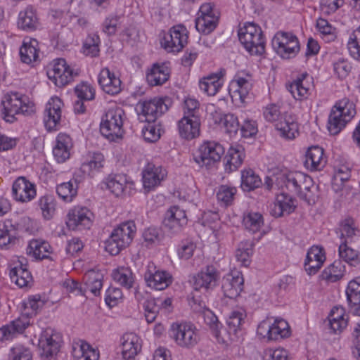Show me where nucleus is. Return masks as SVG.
Returning <instances> with one entry per match:
<instances>
[{
    "label": "nucleus",
    "mask_w": 360,
    "mask_h": 360,
    "mask_svg": "<svg viewBox=\"0 0 360 360\" xmlns=\"http://www.w3.org/2000/svg\"><path fill=\"white\" fill-rule=\"evenodd\" d=\"M339 230L342 243H348L355 246L360 242V229L353 218L347 217L341 221Z\"/></svg>",
    "instance_id": "nucleus-23"
},
{
    "label": "nucleus",
    "mask_w": 360,
    "mask_h": 360,
    "mask_svg": "<svg viewBox=\"0 0 360 360\" xmlns=\"http://www.w3.org/2000/svg\"><path fill=\"white\" fill-rule=\"evenodd\" d=\"M51 246L46 241L41 240H32L27 249V252L32 255L34 258L38 259H44L48 257L49 253L51 252Z\"/></svg>",
    "instance_id": "nucleus-46"
},
{
    "label": "nucleus",
    "mask_w": 360,
    "mask_h": 360,
    "mask_svg": "<svg viewBox=\"0 0 360 360\" xmlns=\"http://www.w3.org/2000/svg\"><path fill=\"white\" fill-rule=\"evenodd\" d=\"M104 156L101 153H94L91 159L82 163L81 169L84 173L91 175L94 172H98L103 167Z\"/></svg>",
    "instance_id": "nucleus-56"
},
{
    "label": "nucleus",
    "mask_w": 360,
    "mask_h": 360,
    "mask_svg": "<svg viewBox=\"0 0 360 360\" xmlns=\"http://www.w3.org/2000/svg\"><path fill=\"white\" fill-rule=\"evenodd\" d=\"M37 205L44 219L49 220L53 217L56 212V202L53 195H45L41 196Z\"/></svg>",
    "instance_id": "nucleus-47"
},
{
    "label": "nucleus",
    "mask_w": 360,
    "mask_h": 360,
    "mask_svg": "<svg viewBox=\"0 0 360 360\" xmlns=\"http://www.w3.org/2000/svg\"><path fill=\"white\" fill-rule=\"evenodd\" d=\"M124 111L120 108L108 110L103 116L100 124L101 134L110 141L121 139L124 134Z\"/></svg>",
    "instance_id": "nucleus-7"
},
{
    "label": "nucleus",
    "mask_w": 360,
    "mask_h": 360,
    "mask_svg": "<svg viewBox=\"0 0 360 360\" xmlns=\"http://www.w3.org/2000/svg\"><path fill=\"white\" fill-rule=\"evenodd\" d=\"M38 25L36 11L32 6L26 7L18 15V26L27 31L34 30Z\"/></svg>",
    "instance_id": "nucleus-39"
},
{
    "label": "nucleus",
    "mask_w": 360,
    "mask_h": 360,
    "mask_svg": "<svg viewBox=\"0 0 360 360\" xmlns=\"http://www.w3.org/2000/svg\"><path fill=\"white\" fill-rule=\"evenodd\" d=\"M142 134L146 141L153 143L160 138V129L155 122H147L142 129Z\"/></svg>",
    "instance_id": "nucleus-62"
},
{
    "label": "nucleus",
    "mask_w": 360,
    "mask_h": 360,
    "mask_svg": "<svg viewBox=\"0 0 360 360\" xmlns=\"http://www.w3.org/2000/svg\"><path fill=\"white\" fill-rule=\"evenodd\" d=\"M345 272V266L341 261H335L326 267L321 273L323 280L328 283H334L341 279Z\"/></svg>",
    "instance_id": "nucleus-43"
},
{
    "label": "nucleus",
    "mask_w": 360,
    "mask_h": 360,
    "mask_svg": "<svg viewBox=\"0 0 360 360\" xmlns=\"http://www.w3.org/2000/svg\"><path fill=\"white\" fill-rule=\"evenodd\" d=\"M98 82L103 91L110 95L120 92L122 82L109 68H103L98 77Z\"/></svg>",
    "instance_id": "nucleus-25"
},
{
    "label": "nucleus",
    "mask_w": 360,
    "mask_h": 360,
    "mask_svg": "<svg viewBox=\"0 0 360 360\" xmlns=\"http://www.w3.org/2000/svg\"><path fill=\"white\" fill-rule=\"evenodd\" d=\"M295 207L294 199L290 195L280 193L271 205L270 213L274 217H281L289 215L294 212Z\"/></svg>",
    "instance_id": "nucleus-29"
},
{
    "label": "nucleus",
    "mask_w": 360,
    "mask_h": 360,
    "mask_svg": "<svg viewBox=\"0 0 360 360\" xmlns=\"http://www.w3.org/2000/svg\"><path fill=\"white\" fill-rule=\"evenodd\" d=\"M219 18L213 14L212 18H197L195 20L196 30L203 34H209L213 32L217 26Z\"/></svg>",
    "instance_id": "nucleus-57"
},
{
    "label": "nucleus",
    "mask_w": 360,
    "mask_h": 360,
    "mask_svg": "<svg viewBox=\"0 0 360 360\" xmlns=\"http://www.w3.org/2000/svg\"><path fill=\"white\" fill-rule=\"evenodd\" d=\"M77 360H98L99 354L86 342L81 345Z\"/></svg>",
    "instance_id": "nucleus-64"
},
{
    "label": "nucleus",
    "mask_w": 360,
    "mask_h": 360,
    "mask_svg": "<svg viewBox=\"0 0 360 360\" xmlns=\"http://www.w3.org/2000/svg\"><path fill=\"white\" fill-rule=\"evenodd\" d=\"M1 116L7 122L13 123L17 115H30L34 112V105L28 101V98L18 92L6 94L1 99Z\"/></svg>",
    "instance_id": "nucleus-2"
},
{
    "label": "nucleus",
    "mask_w": 360,
    "mask_h": 360,
    "mask_svg": "<svg viewBox=\"0 0 360 360\" xmlns=\"http://www.w3.org/2000/svg\"><path fill=\"white\" fill-rule=\"evenodd\" d=\"M37 195L36 186L24 176L18 177L12 186V196L18 202H28Z\"/></svg>",
    "instance_id": "nucleus-19"
},
{
    "label": "nucleus",
    "mask_w": 360,
    "mask_h": 360,
    "mask_svg": "<svg viewBox=\"0 0 360 360\" xmlns=\"http://www.w3.org/2000/svg\"><path fill=\"white\" fill-rule=\"evenodd\" d=\"M223 82L220 77L215 74L204 77L199 82L201 91L208 96H214L221 88Z\"/></svg>",
    "instance_id": "nucleus-45"
},
{
    "label": "nucleus",
    "mask_w": 360,
    "mask_h": 360,
    "mask_svg": "<svg viewBox=\"0 0 360 360\" xmlns=\"http://www.w3.org/2000/svg\"><path fill=\"white\" fill-rule=\"evenodd\" d=\"M200 120L198 115L184 116L178 122L179 133L181 138L191 140L200 135Z\"/></svg>",
    "instance_id": "nucleus-24"
},
{
    "label": "nucleus",
    "mask_w": 360,
    "mask_h": 360,
    "mask_svg": "<svg viewBox=\"0 0 360 360\" xmlns=\"http://www.w3.org/2000/svg\"><path fill=\"white\" fill-rule=\"evenodd\" d=\"M245 158V150L242 146H231L224 158L225 171L230 173L238 169Z\"/></svg>",
    "instance_id": "nucleus-34"
},
{
    "label": "nucleus",
    "mask_w": 360,
    "mask_h": 360,
    "mask_svg": "<svg viewBox=\"0 0 360 360\" xmlns=\"http://www.w3.org/2000/svg\"><path fill=\"white\" fill-rule=\"evenodd\" d=\"M84 278L88 290L95 296L98 295L102 288V275L91 271L85 275Z\"/></svg>",
    "instance_id": "nucleus-58"
},
{
    "label": "nucleus",
    "mask_w": 360,
    "mask_h": 360,
    "mask_svg": "<svg viewBox=\"0 0 360 360\" xmlns=\"http://www.w3.org/2000/svg\"><path fill=\"white\" fill-rule=\"evenodd\" d=\"M238 39L245 50L254 56L265 52V37L261 27L254 22H246L238 30Z\"/></svg>",
    "instance_id": "nucleus-6"
},
{
    "label": "nucleus",
    "mask_w": 360,
    "mask_h": 360,
    "mask_svg": "<svg viewBox=\"0 0 360 360\" xmlns=\"http://www.w3.org/2000/svg\"><path fill=\"white\" fill-rule=\"evenodd\" d=\"M136 231V226L133 221H124L111 232L105 243V249L111 255H117L131 243Z\"/></svg>",
    "instance_id": "nucleus-4"
},
{
    "label": "nucleus",
    "mask_w": 360,
    "mask_h": 360,
    "mask_svg": "<svg viewBox=\"0 0 360 360\" xmlns=\"http://www.w3.org/2000/svg\"><path fill=\"white\" fill-rule=\"evenodd\" d=\"M351 176V170L346 165H340L334 167V174L332 181V186L335 191L342 189L345 181Z\"/></svg>",
    "instance_id": "nucleus-53"
},
{
    "label": "nucleus",
    "mask_w": 360,
    "mask_h": 360,
    "mask_svg": "<svg viewBox=\"0 0 360 360\" xmlns=\"http://www.w3.org/2000/svg\"><path fill=\"white\" fill-rule=\"evenodd\" d=\"M94 214L86 207H75L68 214L66 224L70 229H89L93 222Z\"/></svg>",
    "instance_id": "nucleus-18"
},
{
    "label": "nucleus",
    "mask_w": 360,
    "mask_h": 360,
    "mask_svg": "<svg viewBox=\"0 0 360 360\" xmlns=\"http://www.w3.org/2000/svg\"><path fill=\"white\" fill-rule=\"evenodd\" d=\"M77 98L84 101H91L95 98V89L87 82H82L75 88Z\"/></svg>",
    "instance_id": "nucleus-63"
},
{
    "label": "nucleus",
    "mask_w": 360,
    "mask_h": 360,
    "mask_svg": "<svg viewBox=\"0 0 360 360\" xmlns=\"http://www.w3.org/2000/svg\"><path fill=\"white\" fill-rule=\"evenodd\" d=\"M46 302L39 295H30L23 300L21 316L0 328V340L11 339L16 333H22L30 325V319L39 314Z\"/></svg>",
    "instance_id": "nucleus-1"
},
{
    "label": "nucleus",
    "mask_w": 360,
    "mask_h": 360,
    "mask_svg": "<svg viewBox=\"0 0 360 360\" xmlns=\"http://www.w3.org/2000/svg\"><path fill=\"white\" fill-rule=\"evenodd\" d=\"M355 248L356 245L354 246L348 243H341L338 250L340 257L348 263L360 261V250Z\"/></svg>",
    "instance_id": "nucleus-54"
},
{
    "label": "nucleus",
    "mask_w": 360,
    "mask_h": 360,
    "mask_svg": "<svg viewBox=\"0 0 360 360\" xmlns=\"http://www.w3.org/2000/svg\"><path fill=\"white\" fill-rule=\"evenodd\" d=\"M61 336L53 329H45L39 339V347L41 349V355L46 358L53 357L59 352Z\"/></svg>",
    "instance_id": "nucleus-16"
},
{
    "label": "nucleus",
    "mask_w": 360,
    "mask_h": 360,
    "mask_svg": "<svg viewBox=\"0 0 360 360\" xmlns=\"http://www.w3.org/2000/svg\"><path fill=\"white\" fill-rule=\"evenodd\" d=\"M285 186L308 204L315 203L318 186L309 176L300 172H290L285 176Z\"/></svg>",
    "instance_id": "nucleus-3"
},
{
    "label": "nucleus",
    "mask_w": 360,
    "mask_h": 360,
    "mask_svg": "<svg viewBox=\"0 0 360 360\" xmlns=\"http://www.w3.org/2000/svg\"><path fill=\"white\" fill-rule=\"evenodd\" d=\"M347 48L351 56L360 61V27L350 34Z\"/></svg>",
    "instance_id": "nucleus-60"
},
{
    "label": "nucleus",
    "mask_w": 360,
    "mask_h": 360,
    "mask_svg": "<svg viewBox=\"0 0 360 360\" xmlns=\"http://www.w3.org/2000/svg\"><path fill=\"white\" fill-rule=\"evenodd\" d=\"M77 181L70 180L58 185L56 193L63 200L71 202L77 194Z\"/></svg>",
    "instance_id": "nucleus-51"
},
{
    "label": "nucleus",
    "mask_w": 360,
    "mask_h": 360,
    "mask_svg": "<svg viewBox=\"0 0 360 360\" xmlns=\"http://www.w3.org/2000/svg\"><path fill=\"white\" fill-rule=\"evenodd\" d=\"M16 226L11 219H6L0 223V247L9 248L10 245L14 244L17 238Z\"/></svg>",
    "instance_id": "nucleus-40"
},
{
    "label": "nucleus",
    "mask_w": 360,
    "mask_h": 360,
    "mask_svg": "<svg viewBox=\"0 0 360 360\" xmlns=\"http://www.w3.org/2000/svg\"><path fill=\"white\" fill-rule=\"evenodd\" d=\"M347 315L342 307H334L329 315V324L334 333L341 332L347 326Z\"/></svg>",
    "instance_id": "nucleus-41"
},
{
    "label": "nucleus",
    "mask_w": 360,
    "mask_h": 360,
    "mask_svg": "<svg viewBox=\"0 0 360 360\" xmlns=\"http://www.w3.org/2000/svg\"><path fill=\"white\" fill-rule=\"evenodd\" d=\"M144 280L148 287L162 290L172 283V277L169 272L157 270L154 264L150 263L144 273Z\"/></svg>",
    "instance_id": "nucleus-17"
},
{
    "label": "nucleus",
    "mask_w": 360,
    "mask_h": 360,
    "mask_svg": "<svg viewBox=\"0 0 360 360\" xmlns=\"http://www.w3.org/2000/svg\"><path fill=\"white\" fill-rule=\"evenodd\" d=\"M100 38L97 34H89L83 44V53L90 57L98 56Z\"/></svg>",
    "instance_id": "nucleus-59"
},
{
    "label": "nucleus",
    "mask_w": 360,
    "mask_h": 360,
    "mask_svg": "<svg viewBox=\"0 0 360 360\" xmlns=\"http://www.w3.org/2000/svg\"><path fill=\"white\" fill-rule=\"evenodd\" d=\"M62 101L58 97L51 98L46 105L44 124L48 131L57 130L61 119Z\"/></svg>",
    "instance_id": "nucleus-21"
},
{
    "label": "nucleus",
    "mask_w": 360,
    "mask_h": 360,
    "mask_svg": "<svg viewBox=\"0 0 360 360\" xmlns=\"http://www.w3.org/2000/svg\"><path fill=\"white\" fill-rule=\"evenodd\" d=\"M313 88L312 77L307 72L298 76L287 89L296 100L306 99Z\"/></svg>",
    "instance_id": "nucleus-22"
},
{
    "label": "nucleus",
    "mask_w": 360,
    "mask_h": 360,
    "mask_svg": "<svg viewBox=\"0 0 360 360\" xmlns=\"http://www.w3.org/2000/svg\"><path fill=\"white\" fill-rule=\"evenodd\" d=\"M142 181L145 191L149 192L160 186L167 174L161 165L148 162L142 170Z\"/></svg>",
    "instance_id": "nucleus-15"
},
{
    "label": "nucleus",
    "mask_w": 360,
    "mask_h": 360,
    "mask_svg": "<svg viewBox=\"0 0 360 360\" xmlns=\"http://www.w3.org/2000/svg\"><path fill=\"white\" fill-rule=\"evenodd\" d=\"M169 334L177 345L184 348H191L200 340L199 330L191 323H173Z\"/></svg>",
    "instance_id": "nucleus-9"
},
{
    "label": "nucleus",
    "mask_w": 360,
    "mask_h": 360,
    "mask_svg": "<svg viewBox=\"0 0 360 360\" xmlns=\"http://www.w3.org/2000/svg\"><path fill=\"white\" fill-rule=\"evenodd\" d=\"M136 298L143 306L146 321L154 322L160 310V299H155L150 295L143 297L139 292L136 293Z\"/></svg>",
    "instance_id": "nucleus-36"
},
{
    "label": "nucleus",
    "mask_w": 360,
    "mask_h": 360,
    "mask_svg": "<svg viewBox=\"0 0 360 360\" xmlns=\"http://www.w3.org/2000/svg\"><path fill=\"white\" fill-rule=\"evenodd\" d=\"M231 86L234 89L232 97L238 96L240 101L243 103L248 97L252 85L249 79L238 77L231 82Z\"/></svg>",
    "instance_id": "nucleus-44"
},
{
    "label": "nucleus",
    "mask_w": 360,
    "mask_h": 360,
    "mask_svg": "<svg viewBox=\"0 0 360 360\" xmlns=\"http://www.w3.org/2000/svg\"><path fill=\"white\" fill-rule=\"evenodd\" d=\"M236 193V187L221 185L217 189L216 196L221 205L227 207L232 205Z\"/></svg>",
    "instance_id": "nucleus-52"
},
{
    "label": "nucleus",
    "mask_w": 360,
    "mask_h": 360,
    "mask_svg": "<svg viewBox=\"0 0 360 360\" xmlns=\"http://www.w3.org/2000/svg\"><path fill=\"white\" fill-rule=\"evenodd\" d=\"M220 274L213 265H207L193 276V286L195 290L205 292L212 290L217 284Z\"/></svg>",
    "instance_id": "nucleus-13"
},
{
    "label": "nucleus",
    "mask_w": 360,
    "mask_h": 360,
    "mask_svg": "<svg viewBox=\"0 0 360 360\" xmlns=\"http://www.w3.org/2000/svg\"><path fill=\"white\" fill-rule=\"evenodd\" d=\"M224 152V148L219 143L205 141L200 146L193 160L200 167H208L219 162Z\"/></svg>",
    "instance_id": "nucleus-11"
},
{
    "label": "nucleus",
    "mask_w": 360,
    "mask_h": 360,
    "mask_svg": "<svg viewBox=\"0 0 360 360\" xmlns=\"http://www.w3.org/2000/svg\"><path fill=\"white\" fill-rule=\"evenodd\" d=\"M188 219L184 210L173 206L165 214L163 225L166 231L171 235L180 233L186 227Z\"/></svg>",
    "instance_id": "nucleus-14"
},
{
    "label": "nucleus",
    "mask_w": 360,
    "mask_h": 360,
    "mask_svg": "<svg viewBox=\"0 0 360 360\" xmlns=\"http://www.w3.org/2000/svg\"><path fill=\"white\" fill-rule=\"evenodd\" d=\"M121 352L124 360H133L141 351V340L133 333H125L121 339Z\"/></svg>",
    "instance_id": "nucleus-30"
},
{
    "label": "nucleus",
    "mask_w": 360,
    "mask_h": 360,
    "mask_svg": "<svg viewBox=\"0 0 360 360\" xmlns=\"http://www.w3.org/2000/svg\"><path fill=\"white\" fill-rule=\"evenodd\" d=\"M262 185L260 177L251 169L241 172V188L246 191L254 190Z\"/></svg>",
    "instance_id": "nucleus-49"
},
{
    "label": "nucleus",
    "mask_w": 360,
    "mask_h": 360,
    "mask_svg": "<svg viewBox=\"0 0 360 360\" xmlns=\"http://www.w3.org/2000/svg\"><path fill=\"white\" fill-rule=\"evenodd\" d=\"M27 265L26 259L22 258L18 259L15 266L10 270L11 279L20 288L27 287L32 281V276Z\"/></svg>",
    "instance_id": "nucleus-31"
},
{
    "label": "nucleus",
    "mask_w": 360,
    "mask_h": 360,
    "mask_svg": "<svg viewBox=\"0 0 360 360\" xmlns=\"http://www.w3.org/2000/svg\"><path fill=\"white\" fill-rule=\"evenodd\" d=\"M106 186L111 193L120 196L125 193L130 194L134 188V182L124 174H115L108 177Z\"/></svg>",
    "instance_id": "nucleus-28"
},
{
    "label": "nucleus",
    "mask_w": 360,
    "mask_h": 360,
    "mask_svg": "<svg viewBox=\"0 0 360 360\" xmlns=\"http://www.w3.org/2000/svg\"><path fill=\"white\" fill-rule=\"evenodd\" d=\"M275 128L279 136L288 140H292L299 134L298 124L295 118L288 113H283L281 120L275 124Z\"/></svg>",
    "instance_id": "nucleus-33"
},
{
    "label": "nucleus",
    "mask_w": 360,
    "mask_h": 360,
    "mask_svg": "<svg viewBox=\"0 0 360 360\" xmlns=\"http://www.w3.org/2000/svg\"><path fill=\"white\" fill-rule=\"evenodd\" d=\"M346 295L350 310L354 315L360 316V276L348 283Z\"/></svg>",
    "instance_id": "nucleus-35"
},
{
    "label": "nucleus",
    "mask_w": 360,
    "mask_h": 360,
    "mask_svg": "<svg viewBox=\"0 0 360 360\" xmlns=\"http://www.w3.org/2000/svg\"><path fill=\"white\" fill-rule=\"evenodd\" d=\"M169 99L153 98L146 100L141 103V112L146 122H155L156 120L169 109L166 103Z\"/></svg>",
    "instance_id": "nucleus-20"
},
{
    "label": "nucleus",
    "mask_w": 360,
    "mask_h": 360,
    "mask_svg": "<svg viewBox=\"0 0 360 360\" xmlns=\"http://www.w3.org/2000/svg\"><path fill=\"white\" fill-rule=\"evenodd\" d=\"M169 77L168 68L164 65L154 64L146 75V79L150 86H160Z\"/></svg>",
    "instance_id": "nucleus-38"
},
{
    "label": "nucleus",
    "mask_w": 360,
    "mask_h": 360,
    "mask_svg": "<svg viewBox=\"0 0 360 360\" xmlns=\"http://www.w3.org/2000/svg\"><path fill=\"white\" fill-rule=\"evenodd\" d=\"M271 44L277 54L285 59L295 57L300 51L298 39L290 32H278Z\"/></svg>",
    "instance_id": "nucleus-10"
},
{
    "label": "nucleus",
    "mask_w": 360,
    "mask_h": 360,
    "mask_svg": "<svg viewBox=\"0 0 360 360\" xmlns=\"http://www.w3.org/2000/svg\"><path fill=\"white\" fill-rule=\"evenodd\" d=\"M243 225L249 232L255 233L264 225V219L259 212H248L243 214Z\"/></svg>",
    "instance_id": "nucleus-48"
},
{
    "label": "nucleus",
    "mask_w": 360,
    "mask_h": 360,
    "mask_svg": "<svg viewBox=\"0 0 360 360\" xmlns=\"http://www.w3.org/2000/svg\"><path fill=\"white\" fill-rule=\"evenodd\" d=\"M356 115L353 102L345 98L332 108L328 121V129L331 135H337Z\"/></svg>",
    "instance_id": "nucleus-5"
},
{
    "label": "nucleus",
    "mask_w": 360,
    "mask_h": 360,
    "mask_svg": "<svg viewBox=\"0 0 360 360\" xmlns=\"http://www.w3.org/2000/svg\"><path fill=\"white\" fill-rule=\"evenodd\" d=\"M20 59L22 63L30 64L39 58L38 41L35 39H25L20 49Z\"/></svg>",
    "instance_id": "nucleus-37"
},
{
    "label": "nucleus",
    "mask_w": 360,
    "mask_h": 360,
    "mask_svg": "<svg viewBox=\"0 0 360 360\" xmlns=\"http://www.w3.org/2000/svg\"><path fill=\"white\" fill-rule=\"evenodd\" d=\"M79 74V70L72 68L63 58L54 60L48 66L46 71L48 78L58 87L69 84Z\"/></svg>",
    "instance_id": "nucleus-8"
},
{
    "label": "nucleus",
    "mask_w": 360,
    "mask_h": 360,
    "mask_svg": "<svg viewBox=\"0 0 360 360\" xmlns=\"http://www.w3.org/2000/svg\"><path fill=\"white\" fill-rule=\"evenodd\" d=\"M327 162L324 156L323 149L319 146L309 147L305 153L304 166L310 171H320L323 169Z\"/></svg>",
    "instance_id": "nucleus-27"
},
{
    "label": "nucleus",
    "mask_w": 360,
    "mask_h": 360,
    "mask_svg": "<svg viewBox=\"0 0 360 360\" xmlns=\"http://www.w3.org/2000/svg\"><path fill=\"white\" fill-rule=\"evenodd\" d=\"M290 335L288 323L283 319H276L271 323L270 340H278Z\"/></svg>",
    "instance_id": "nucleus-55"
},
{
    "label": "nucleus",
    "mask_w": 360,
    "mask_h": 360,
    "mask_svg": "<svg viewBox=\"0 0 360 360\" xmlns=\"http://www.w3.org/2000/svg\"><path fill=\"white\" fill-rule=\"evenodd\" d=\"M253 253L252 244L250 242H242L236 251V257L245 266L248 265L250 257Z\"/></svg>",
    "instance_id": "nucleus-61"
},
{
    "label": "nucleus",
    "mask_w": 360,
    "mask_h": 360,
    "mask_svg": "<svg viewBox=\"0 0 360 360\" xmlns=\"http://www.w3.org/2000/svg\"><path fill=\"white\" fill-rule=\"evenodd\" d=\"M188 32L185 26L177 25L171 27L161 39V46L167 52H179L187 44Z\"/></svg>",
    "instance_id": "nucleus-12"
},
{
    "label": "nucleus",
    "mask_w": 360,
    "mask_h": 360,
    "mask_svg": "<svg viewBox=\"0 0 360 360\" xmlns=\"http://www.w3.org/2000/svg\"><path fill=\"white\" fill-rule=\"evenodd\" d=\"M73 143L71 137L63 133H60L56 140V144L53 148V154L58 163L65 162L70 157V150Z\"/></svg>",
    "instance_id": "nucleus-32"
},
{
    "label": "nucleus",
    "mask_w": 360,
    "mask_h": 360,
    "mask_svg": "<svg viewBox=\"0 0 360 360\" xmlns=\"http://www.w3.org/2000/svg\"><path fill=\"white\" fill-rule=\"evenodd\" d=\"M246 317L247 314L244 309L237 308L232 310L226 319V326L230 328L231 333L238 334L241 331Z\"/></svg>",
    "instance_id": "nucleus-42"
},
{
    "label": "nucleus",
    "mask_w": 360,
    "mask_h": 360,
    "mask_svg": "<svg viewBox=\"0 0 360 360\" xmlns=\"http://www.w3.org/2000/svg\"><path fill=\"white\" fill-rule=\"evenodd\" d=\"M115 281L117 282L122 287L129 289L133 287L134 278L133 274L129 268L118 267L112 274Z\"/></svg>",
    "instance_id": "nucleus-50"
},
{
    "label": "nucleus",
    "mask_w": 360,
    "mask_h": 360,
    "mask_svg": "<svg viewBox=\"0 0 360 360\" xmlns=\"http://www.w3.org/2000/svg\"><path fill=\"white\" fill-rule=\"evenodd\" d=\"M243 277L240 272L226 274L222 280V290L226 297L233 299L237 297L243 290Z\"/></svg>",
    "instance_id": "nucleus-26"
}]
</instances>
